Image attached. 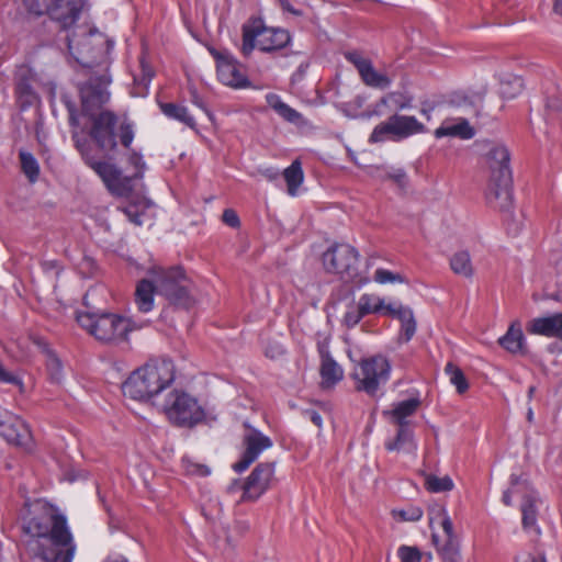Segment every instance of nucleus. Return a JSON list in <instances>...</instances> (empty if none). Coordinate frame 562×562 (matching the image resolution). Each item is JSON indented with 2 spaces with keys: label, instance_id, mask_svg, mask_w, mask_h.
Wrapping results in <instances>:
<instances>
[{
  "label": "nucleus",
  "instance_id": "nucleus-42",
  "mask_svg": "<svg viewBox=\"0 0 562 562\" xmlns=\"http://www.w3.org/2000/svg\"><path fill=\"white\" fill-rule=\"evenodd\" d=\"M387 101H392L395 108L400 111L411 109L413 106V98L400 92H390L387 95L381 99V103L383 104H385Z\"/></svg>",
  "mask_w": 562,
  "mask_h": 562
},
{
  "label": "nucleus",
  "instance_id": "nucleus-58",
  "mask_svg": "<svg viewBox=\"0 0 562 562\" xmlns=\"http://www.w3.org/2000/svg\"><path fill=\"white\" fill-rule=\"evenodd\" d=\"M514 83H515V88L516 89H515V91L513 93H508L507 94V92L505 91L504 88L502 89V93L504 95H507L508 98L515 97L521 90V88H522V79L521 78H515Z\"/></svg>",
  "mask_w": 562,
  "mask_h": 562
},
{
  "label": "nucleus",
  "instance_id": "nucleus-35",
  "mask_svg": "<svg viewBox=\"0 0 562 562\" xmlns=\"http://www.w3.org/2000/svg\"><path fill=\"white\" fill-rule=\"evenodd\" d=\"M19 158L22 172L31 183L36 182L40 176V165L34 155L25 150H20Z\"/></svg>",
  "mask_w": 562,
  "mask_h": 562
},
{
  "label": "nucleus",
  "instance_id": "nucleus-39",
  "mask_svg": "<svg viewBox=\"0 0 562 562\" xmlns=\"http://www.w3.org/2000/svg\"><path fill=\"white\" fill-rule=\"evenodd\" d=\"M119 210L124 213L127 220L140 226L143 224V215L145 214V205L142 202H132L124 206H120Z\"/></svg>",
  "mask_w": 562,
  "mask_h": 562
},
{
  "label": "nucleus",
  "instance_id": "nucleus-8",
  "mask_svg": "<svg viewBox=\"0 0 562 562\" xmlns=\"http://www.w3.org/2000/svg\"><path fill=\"white\" fill-rule=\"evenodd\" d=\"M170 423L179 427L191 428L205 418L198 400L184 391L173 390L162 405Z\"/></svg>",
  "mask_w": 562,
  "mask_h": 562
},
{
  "label": "nucleus",
  "instance_id": "nucleus-12",
  "mask_svg": "<svg viewBox=\"0 0 562 562\" xmlns=\"http://www.w3.org/2000/svg\"><path fill=\"white\" fill-rule=\"evenodd\" d=\"M441 517L442 535L432 533L431 540L442 562H461V546L454 532L453 524L443 508L438 512Z\"/></svg>",
  "mask_w": 562,
  "mask_h": 562
},
{
  "label": "nucleus",
  "instance_id": "nucleus-13",
  "mask_svg": "<svg viewBox=\"0 0 562 562\" xmlns=\"http://www.w3.org/2000/svg\"><path fill=\"white\" fill-rule=\"evenodd\" d=\"M0 436L13 446L25 451L33 447L32 434L27 424L18 415L10 412H0Z\"/></svg>",
  "mask_w": 562,
  "mask_h": 562
},
{
  "label": "nucleus",
  "instance_id": "nucleus-61",
  "mask_svg": "<svg viewBox=\"0 0 562 562\" xmlns=\"http://www.w3.org/2000/svg\"><path fill=\"white\" fill-rule=\"evenodd\" d=\"M553 11L555 14L562 16V0H554Z\"/></svg>",
  "mask_w": 562,
  "mask_h": 562
},
{
  "label": "nucleus",
  "instance_id": "nucleus-27",
  "mask_svg": "<svg viewBox=\"0 0 562 562\" xmlns=\"http://www.w3.org/2000/svg\"><path fill=\"white\" fill-rule=\"evenodd\" d=\"M357 305L364 316L370 314H381L383 316H389L387 308H394L395 303L385 304L384 299L380 297L379 295L364 293L359 297Z\"/></svg>",
  "mask_w": 562,
  "mask_h": 562
},
{
  "label": "nucleus",
  "instance_id": "nucleus-4",
  "mask_svg": "<svg viewBox=\"0 0 562 562\" xmlns=\"http://www.w3.org/2000/svg\"><path fill=\"white\" fill-rule=\"evenodd\" d=\"M89 136L99 149L113 151L117 147V138L125 148H130L134 139V125L127 119H120L114 112L101 110L89 116Z\"/></svg>",
  "mask_w": 562,
  "mask_h": 562
},
{
  "label": "nucleus",
  "instance_id": "nucleus-38",
  "mask_svg": "<svg viewBox=\"0 0 562 562\" xmlns=\"http://www.w3.org/2000/svg\"><path fill=\"white\" fill-rule=\"evenodd\" d=\"M425 486L431 493H441L451 491L453 488V482L448 475L439 477L430 474L426 476Z\"/></svg>",
  "mask_w": 562,
  "mask_h": 562
},
{
  "label": "nucleus",
  "instance_id": "nucleus-57",
  "mask_svg": "<svg viewBox=\"0 0 562 562\" xmlns=\"http://www.w3.org/2000/svg\"><path fill=\"white\" fill-rule=\"evenodd\" d=\"M16 93L20 97H22V95H26L27 97V95L32 94V89H31V87L27 83L19 82L16 85Z\"/></svg>",
  "mask_w": 562,
  "mask_h": 562
},
{
  "label": "nucleus",
  "instance_id": "nucleus-11",
  "mask_svg": "<svg viewBox=\"0 0 562 562\" xmlns=\"http://www.w3.org/2000/svg\"><path fill=\"white\" fill-rule=\"evenodd\" d=\"M359 254L348 244H335L323 254V265L327 272L352 280L357 274Z\"/></svg>",
  "mask_w": 562,
  "mask_h": 562
},
{
  "label": "nucleus",
  "instance_id": "nucleus-9",
  "mask_svg": "<svg viewBox=\"0 0 562 562\" xmlns=\"http://www.w3.org/2000/svg\"><path fill=\"white\" fill-rule=\"evenodd\" d=\"M390 372L391 364L381 355L362 359L352 373L356 390L374 396L380 386L389 381Z\"/></svg>",
  "mask_w": 562,
  "mask_h": 562
},
{
  "label": "nucleus",
  "instance_id": "nucleus-46",
  "mask_svg": "<svg viewBox=\"0 0 562 562\" xmlns=\"http://www.w3.org/2000/svg\"><path fill=\"white\" fill-rule=\"evenodd\" d=\"M23 3L30 13L42 15L47 12L50 0H23Z\"/></svg>",
  "mask_w": 562,
  "mask_h": 562
},
{
  "label": "nucleus",
  "instance_id": "nucleus-40",
  "mask_svg": "<svg viewBox=\"0 0 562 562\" xmlns=\"http://www.w3.org/2000/svg\"><path fill=\"white\" fill-rule=\"evenodd\" d=\"M71 138L86 164L97 156L89 139L80 136L77 132L72 134Z\"/></svg>",
  "mask_w": 562,
  "mask_h": 562
},
{
  "label": "nucleus",
  "instance_id": "nucleus-45",
  "mask_svg": "<svg viewBox=\"0 0 562 562\" xmlns=\"http://www.w3.org/2000/svg\"><path fill=\"white\" fill-rule=\"evenodd\" d=\"M364 317L358 305L351 306L344 315V324L348 328H353Z\"/></svg>",
  "mask_w": 562,
  "mask_h": 562
},
{
  "label": "nucleus",
  "instance_id": "nucleus-49",
  "mask_svg": "<svg viewBox=\"0 0 562 562\" xmlns=\"http://www.w3.org/2000/svg\"><path fill=\"white\" fill-rule=\"evenodd\" d=\"M130 162L133 166H135V168H136L135 173L132 177H130L131 180L133 178H140V177H143V170L145 168V162L143 160V157L139 154H137V153H132L131 156H130Z\"/></svg>",
  "mask_w": 562,
  "mask_h": 562
},
{
  "label": "nucleus",
  "instance_id": "nucleus-51",
  "mask_svg": "<svg viewBox=\"0 0 562 562\" xmlns=\"http://www.w3.org/2000/svg\"><path fill=\"white\" fill-rule=\"evenodd\" d=\"M189 93H190V101L198 108L202 109L204 112H207L205 102H204L203 98L199 94V92L194 86H189Z\"/></svg>",
  "mask_w": 562,
  "mask_h": 562
},
{
  "label": "nucleus",
  "instance_id": "nucleus-36",
  "mask_svg": "<svg viewBox=\"0 0 562 562\" xmlns=\"http://www.w3.org/2000/svg\"><path fill=\"white\" fill-rule=\"evenodd\" d=\"M90 41H91L90 36H86L80 43L82 48H78V47H75L74 40L69 36L67 37V47H68L69 54L76 59V61L78 64H80L81 66L87 67V68H90L93 65V60H91L89 58V56H87L85 54V52L86 50L88 52L91 46Z\"/></svg>",
  "mask_w": 562,
  "mask_h": 562
},
{
  "label": "nucleus",
  "instance_id": "nucleus-23",
  "mask_svg": "<svg viewBox=\"0 0 562 562\" xmlns=\"http://www.w3.org/2000/svg\"><path fill=\"white\" fill-rule=\"evenodd\" d=\"M389 317L397 318L401 321V334L400 339L404 342H408L416 333V321L414 318L413 311L395 302L394 308H387Z\"/></svg>",
  "mask_w": 562,
  "mask_h": 562
},
{
  "label": "nucleus",
  "instance_id": "nucleus-53",
  "mask_svg": "<svg viewBox=\"0 0 562 562\" xmlns=\"http://www.w3.org/2000/svg\"><path fill=\"white\" fill-rule=\"evenodd\" d=\"M401 515L404 520L416 521L419 520L423 516V510L418 507L412 508L409 510L401 512Z\"/></svg>",
  "mask_w": 562,
  "mask_h": 562
},
{
  "label": "nucleus",
  "instance_id": "nucleus-1",
  "mask_svg": "<svg viewBox=\"0 0 562 562\" xmlns=\"http://www.w3.org/2000/svg\"><path fill=\"white\" fill-rule=\"evenodd\" d=\"M23 531L29 537L25 550L32 559L42 562H72L76 542L66 516L58 507L44 501H35L30 517L24 520Z\"/></svg>",
  "mask_w": 562,
  "mask_h": 562
},
{
  "label": "nucleus",
  "instance_id": "nucleus-22",
  "mask_svg": "<svg viewBox=\"0 0 562 562\" xmlns=\"http://www.w3.org/2000/svg\"><path fill=\"white\" fill-rule=\"evenodd\" d=\"M321 356L322 387L327 389L337 384L344 376L341 367L333 359L328 347L324 344L318 345Z\"/></svg>",
  "mask_w": 562,
  "mask_h": 562
},
{
  "label": "nucleus",
  "instance_id": "nucleus-56",
  "mask_svg": "<svg viewBox=\"0 0 562 562\" xmlns=\"http://www.w3.org/2000/svg\"><path fill=\"white\" fill-rule=\"evenodd\" d=\"M279 4L281 5L283 11H286L289 13H292L293 15L300 16L302 12L300 10H296L291 3L290 0H278Z\"/></svg>",
  "mask_w": 562,
  "mask_h": 562
},
{
  "label": "nucleus",
  "instance_id": "nucleus-47",
  "mask_svg": "<svg viewBox=\"0 0 562 562\" xmlns=\"http://www.w3.org/2000/svg\"><path fill=\"white\" fill-rule=\"evenodd\" d=\"M184 470L187 474L200 477H205L211 473V470L207 465L192 461H186Z\"/></svg>",
  "mask_w": 562,
  "mask_h": 562
},
{
  "label": "nucleus",
  "instance_id": "nucleus-24",
  "mask_svg": "<svg viewBox=\"0 0 562 562\" xmlns=\"http://www.w3.org/2000/svg\"><path fill=\"white\" fill-rule=\"evenodd\" d=\"M153 279H142L137 282L135 289V304L139 312L148 313L154 308V295L157 292V282L155 274L150 271Z\"/></svg>",
  "mask_w": 562,
  "mask_h": 562
},
{
  "label": "nucleus",
  "instance_id": "nucleus-14",
  "mask_svg": "<svg viewBox=\"0 0 562 562\" xmlns=\"http://www.w3.org/2000/svg\"><path fill=\"white\" fill-rule=\"evenodd\" d=\"M110 80L106 76L90 77L88 81L78 86L82 111L86 115L98 113L99 109L110 99L106 86Z\"/></svg>",
  "mask_w": 562,
  "mask_h": 562
},
{
  "label": "nucleus",
  "instance_id": "nucleus-34",
  "mask_svg": "<svg viewBox=\"0 0 562 562\" xmlns=\"http://www.w3.org/2000/svg\"><path fill=\"white\" fill-rule=\"evenodd\" d=\"M450 267L456 274L471 278L473 267L468 251H458L450 259Z\"/></svg>",
  "mask_w": 562,
  "mask_h": 562
},
{
  "label": "nucleus",
  "instance_id": "nucleus-48",
  "mask_svg": "<svg viewBox=\"0 0 562 562\" xmlns=\"http://www.w3.org/2000/svg\"><path fill=\"white\" fill-rule=\"evenodd\" d=\"M222 221L232 228H238L240 226L239 216L233 209L224 210Z\"/></svg>",
  "mask_w": 562,
  "mask_h": 562
},
{
  "label": "nucleus",
  "instance_id": "nucleus-28",
  "mask_svg": "<svg viewBox=\"0 0 562 562\" xmlns=\"http://www.w3.org/2000/svg\"><path fill=\"white\" fill-rule=\"evenodd\" d=\"M420 405L418 398H408L393 405L390 412H383L384 415H390L391 420L397 426L408 425L407 417L413 416Z\"/></svg>",
  "mask_w": 562,
  "mask_h": 562
},
{
  "label": "nucleus",
  "instance_id": "nucleus-62",
  "mask_svg": "<svg viewBox=\"0 0 562 562\" xmlns=\"http://www.w3.org/2000/svg\"><path fill=\"white\" fill-rule=\"evenodd\" d=\"M103 562H128V560L124 557H119L116 559H106Z\"/></svg>",
  "mask_w": 562,
  "mask_h": 562
},
{
  "label": "nucleus",
  "instance_id": "nucleus-20",
  "mask_svg": "<svg viewBox=\"0 0 562 562\" xmlns=\"http://www.w3.org/2000/svg\"><path fill=\"white\" fill-rule=\"evenodd\" d=\"M83 0H50L46 14L66 30L79 19Z\"/></svg>",
  "mask_w": 562,
  "mask_h": 562
},
{
  "label": "nucleus",
  "instance_id": "nucleus-43",
  "mask_svg": "<svg viewBox=\"0 0 562 562\" xmlns=\"http://www.w3.org/2000/svg\"><path fill=\"white\" fill-rule=\"evenodd\" d=\"M46 368L53 383L59 384L63 378V366L55 355H48Z\"/></svg>",
  "mask_w": 562,
  "mask_h": 562
},
{
  "label": "nucleus",
  "instance_id": "nucleus-18",
  "mask_svg": "<svg viewBox=\"0 0 562 562\" xmlns=\"http://www.w3.org/2000/svg\"><path fill=\"white\" fill-rule=\"evenodd\" d=\"M274 474L273 462L259 463L241 485V501L254 502L258 499L270 486Z\"/></svg>",
  "mask_w": 562,
  "mask_h": 562
},
{
  "label": "nucleus",
  "instance_id": "nucleus-26",
  "mask_svg": "<svg viewBox=\"0 0 562 562\" xmlns=\"http://www.w3.org/2000/svg\"><path fill=\"white\" fill-rule=\"evenodd\" d=\"M474 128L465 119L456 121H445L436 131L435 137H457L460 139H471L474 136Z\"/></svg>",
  "mask_w": 562,
  "mask_h": 562
},
{
  "label": "nucleus",
  "instance_id": "nucleus-41",
  "mask_svg": "<svg viewBox=\"0 0 562 562\" xmlns=\"http://www.w3.org/2000/svg\"><path fill=\"white\" fill-rule=\"evenodd\" d=\"M373 280L379 284L407 282L406 278L403 274L383 268H379L375 270L373 274Z\"/></svg>",
  "mask_w": 562,
  "mask_h": 562
},
{
  "label": "nucleus",
  "instance_id": "nucleus-52",
  "mask_svg": "<svg viewBox=\"0 0 562 562\" xmlns=\"http://www.w3.org/2000/svg\"><path fill=\"white\" fill-rule=\"evenodd\" d=\"M512 482V488L504 492L502 501L506 506H512V495L515 494L517 491L515 490V486L518 485V477L515 475L510 476Z\"/></svg>",
  "mask_w": 562,
  "mask_h": 562
},
{
  "label": "nucleus",
  "instance_id": "nucleus-7",
  "mask_svg": "<svg viewBox=\"0 0 562 562\" xmlns=\"http://www.w3.org/2000/svg\"><path fill=\"white\" fill-rule=\"evenodd\" d=\"M153 273L157 282V293L165 296L171 305L182 310H189L194 305L191 282L182 268H157L153 269Z\"/></svg>",
  "mask_w": 562,
  "mask_h": 562
},
{
  "label": "nucleus",
  "instance_id": "nucleus-33",
  "mask_svg": "<svg viewBox=\"0 0 562 562\" xmlns=\"http://www.w3.org/2000/svg\"><path fill=\"white\" fill-rule=\"evenodd\" d=\"M283 177L288 186V193L292 196L296 195L297 189L304 179L300 160H294L288 168H285Z\"/></svg>",
  "mask_w": 562,
  "mask_h": 562
},
{
  "label": "nucleus",
  "instance_id": "nucleus-3",
  "mask_svg": "<svg viewBox=\"0 0 562 562\" xmlns=\"http://www.w3.org/2000/svg\"><path fill=\"white\" fill-rule=\"evenodd\" d=\"M175 376L172 360L150 359L127 378L122 384V392L132 400L148 401L168 387L175 381Z\"/></svg>",
  "mask_w": 562,
  "mask_h": 562
},
{
  "label": "nucleus",
  "instance_id": "nucleus-63",
  "mask_svg": "<svg viewBox=\"0 0 562 562\" xmlns=\"http://www.w3.org/2000/svg\"><path fill=\"white\" fill-rule=\"evenodd\" d=\"M44 269H52L56 267V261H46L43 263Z\"/></svg>",
  "mask_w": 562,
  "mask_h": 562
},
{
  "label": "nucleus",
  "instance_id": "nucleus-25",
  "mask_svg": "<svg viewBox=\"0 0 562 562\" xmlns=\"http://www.w3.org/2000/svg\"><path fill=\"white\" fill-rule=\"evenodd\" d=\"M267 104L284 121L296 126L307 125V120L295 109L283 102L280 95L276 93H268L266 95Z\"/></svg>",
  "mask_w": 562,
  "mask_h": 562
},
{
  "label": "nucleus",
  "instance_id": "nucleus-30",
  "mask_svg": "<svg viewBox=\"0 0 562 562\" xmlns=\"http://www.w3.org/2000/svg\"><path fill=\"white\" fill-rule=\"evenodd\" d=\"M538 502L539 497L535 491H531L524 495L520 509L522 515L521 522L525 530H529L537 527Z\"/></svg>",
  "mask_w": 562,
  "mask_h": 562
},
{
  "label": "nucleus",
  "instance_id": "nucleus-44",
  "mask_svg": "<svg viewBox=\"0 0 562 562\" xmlns=\"http://www.w3.org/2000/svg\"><path fill=\"white\" fill-rule=\"evenodd\" d=\"M401 562H420L422 552L417 547L401 546L397 550Z\"/></svg>",
  "mask_w": 562,
  "mask_h": 562
},
{
  "label": "nucleus",
  "instance_id": "nucleus-19",
  "mask_svg": "<svg viewBox=\"0 0 562 562\" xmlns=\"http://www.w3.org/2000/svg\"><path fill=\"white\" fill-rule=\"evenodd\" d=\"M345 58L352 64L359 72L361 80L366 86L379 89H385L391 85L390 78L376 71L369 58L362 56L357 50L345 53Z\"/></svg>",
  "mask_w": 562,
  "mask_h": 562
},
{
  "label": "nucleus",
  "instance_id": "nucleus-55",
  "mask_svg": "<svg viewBox=\"0 0 562 562\" xmlns=\"http://www.w3.org/2000/svg\"><path fill=\"white\" fill-rule=\"evenodd\" d=\"M306 418H308L315 426L322 427L323 419L322 416L314 409H308L305 412Z\"/></svg>",
  "mask_w": 562,
  "mask_h": 562
},
{
  "label": "nucleus",
  "instance_id": "nucleus-10",
  "mask_svg": "<svg viewBox=\"0 0 562 562\" xmlns=\"http://www.w3.org/2000/svg\"><path fill=\"white\" fill-rule=\"evenodd\" d=\"M426 126L413 115L393 114L378 124L370 137V143H382L386 139L401 142L416 134L425 133Z\"/></svg>",
  "mask_w": 562,
  "mask_h": 562
},
{
  "label": "nucleus",
  "instance_id": "nucleus-64",
  "mask_svg": "<svg viewBox=\"0 0 562 562\" xmlns=\"http://www.w3.org/2000/svg\"><path fill=\"white\" fill-rule=\"evenodd\" d=\"M269 179H273L276 177V172H272L271 170H267L266 173H265Z\"/></svg>",
  "mask_w": 562,
  "mask_h": 562
},
{
  "label": "nucleus",
  "instance_id": "nucleus-37",
  "mask_svg": "<svg viewBox=\"0 0 562 562\" xmlns=\"http://www.w3.org/2000/svg\"><path fill=\"white\" fill-rule=\"evenodd\" d=\"M445 372L449 376L450 383L456 386L459 394H463L468 391V380L463 371L457 364L448 362L446 364Z\"/></svg>",
  "mask_w": 562,
  "mask_h": 562
},
{
  "label": "nucleus",
  "instance_id": "nucleus-31",
  "mask_svg": "<svg viewBox=\"0 0 562 562\" xmlns=\"http://www.w3.org/2000/svg\"><path fill=\"white\" fill-rule=\"evenodd\" d=\"M498 342L510 353L521 352L525 346V336L520 326L512 324L506 334L498 339Z\"/></svg>",
  "mask_w": 562,
  "mask_h": 562
},
{
  "label": "nucleus",
  "instance_id": "nucleus-16",
  "mask_svg": "<svg viewBox=\"0 0 562 562\" xmlns=\"http://www.w3.org/2000/svg\"><path fill=\"white\" fill-rule=\"evenodd\" d=\"M86 165L102 179L109 191L112 193L116 195H125L132 191L131 178L124 177L115 165L101 160L97 156Z\"/></svg>",
  "mask_w": 562,
  "mask_h": 562
},
{
  "label": "nucleus",
  "instance_id": "nucleus-50",
  "mask_svg": "<svg viewBox=\"0 0 562 562\" xmlns=\"http://www.w3.org/2000/svg\"><path fill=\"white\" fill-rule=\"evenodd\" d=\"M387 178L393 180L400 188H406L408 184V177L403 169H396L390 172Z\"/></svg>",
  "mask_w": 562,
  "mask_h": 562
},
{
  "label": "nucleus",
  "instance_id": "nucleus-21",
  "mask_svg": "<svg viewBox=\"0 0 562 562\" xmlns=\"http://www.w3.org/2000/svg\"><path fill=\"white\" fill-rule=\"evenodd\" d=\"M527 331L562 341V312L532 318L527 324Z\"/></svg>",
  "mask_w": 562,
  "mask_h": 562
},
{
  "label": "nucleus",
  "instance_id": "nucleus-32",
  "mask_svg": "<svg viewBox=\"0 0 562 562\" xmlns=\"http://www.w3.org/2000/svg\"><path fill=\"white\" fill-rule=\"evenodd\" d=\"M407 446L411 450L416 449L414 434L409 429L408 425L398 426L395 438L385 442V449L387 451H400Z\"/></svg>",
  "mask_w": 562,
  "mask_h": 562
},
{
  "label": "nucleus",
  "instance_id": "nucleus-60",
  "mask_svg": "<svg viewBox=\"0 0 562 562\" xmlns=\"http://www.w3.org/2000/svg\"><path fill=\"white\" fill-rule=\"evenodd\" d=\"M154 74L149 68L143 67V79L144 85H148L153 78Z\"/></svg>",
  "mask_w": 562,
  "mask_h": 562
},
{
  "label": "nucleus",
  "instance_id": "nucleus-6",
  "mask_svg": "<svg viewBox=\"0 0 562 562\" xmlns=\"http://www.w3.org/2000/svg\"><path fill=\"white\" fill-rule=\"evenodd\" d=\"M77 322L97 340L105 344H119L127 339L132 330L128 318L113 313H79Z\"/></svg>",
  "mask_w": 562,
  "mask_h": 562
},
{
  "label": "nucleus",
  "instance_id": "nucleus-15",
  "mask_svg": "<svg viewBox=\"0 0 562 562\" xmlns=\"http://www.w3.org/2000/svg\"><path fill=\"white\" fill-rule=\"evenodd\" d=\"M244 427L247 429L243 437V446L245 450L238 462L234 463L233 469L240 473L255 462L260 453L272 447V440L258 429L254 428L249 423L245 422Z\"/></svg>",
  "mask_w": 562,
  "mask_h": 562
},
{
  "label": "nucleus",
  "instance_id": "nucleus-59",
  "mask_svg": "<svg viewBox=\"0 0 562 562\" xmlns=\"http://www.w3.org/2000/svg\"><path fill=\"white\" fill-rule=\"evenodd\" d=\"M308 66H310V63H308V61H302V63L299 65L297 70H296V72L294 74V77H295V78H297V79H301V78L305 75V72H306V70H307V68H308Z\"/></svg>",
  "mask_w": 562,
  "mask_h": 562
},
{
  "label": "nucleus",
  "instance_id": "nucleus-17",
  "mask_svg": "<svg viewBox=\"0 0 562 562\" xmlns=\"http://www.w3.org/2000/svg\"><path fill=\"white\" fill-rule=\"evenodd\" d=\"M211 54L216 60L217 76L224 85L234 88H244L249 85L247 77L239 68L238 61L228 50L212 49Z\"/></svg>",
  "mask_w": 562,
  "mask_h": 562
},
{
  "label": "nucleus",
  "instance_id": "nucleus-5",
  "mask_svg": "<svg viewBox=\"0 0 562 562\" xmlns=\"http://www.w3.org/2000/svg\"><path fill=\"white\" fill-rule=\"evenodd\" d=\"M241 54L251 55L255 48L263 53H273L288 46L290 33L281 27L267 26L260 18H252L243 25Z\"/></svg>",
  "mask_w": 562,
  "mask_h": 562
},
{
  "label": "nucleus",
  "instance_id": "nucleus-29",
  "mask_svg": "<svg viewBox=\"0 0 562 562\" xmlns=\"http://www.w3.org/2000/svg\"><path fill=\"white\" fill-rule=\"evenodd\" d=\"M160 111L168 117L178 121L190 128L196 127V122L187 106L172 102H158Z\"/></svg>",
  "mask_w": 562,
  "mask_h": 562
},
{
  "label": "nucleus",
  "instance_id": "nucleus-2",
  "mask_svg": "<svg viewBox=\"0 0 562 562\" xmlns=\"http://www.w3.org/2000/svg\"><path fill=\"white\" fill-rule=\"evenodd\" d=\"M476 146L490 173L485 191L486 202L494 209L508 210L513 199L509 150L505 144L491 139L477 140Z\"/></svg>",
  "mask_w": 562,
  "mask_h": 562
},
{
  "label": "nucleus",
  "instance_id": "nucleus-54",
  "mask_svg": "<svg viewBox=\"0 0 562 562\" xmlns=\"http://www.w3.org/2000/svg\"><path fill=\"white\" fill-rule=\"evenodd\" d=\"M516 562H546L543 557H537L535 554L525 552L516 558Z\"/></svg>",
  "mask_w": 562,
  "mask_h": 562
}]
</instances>
